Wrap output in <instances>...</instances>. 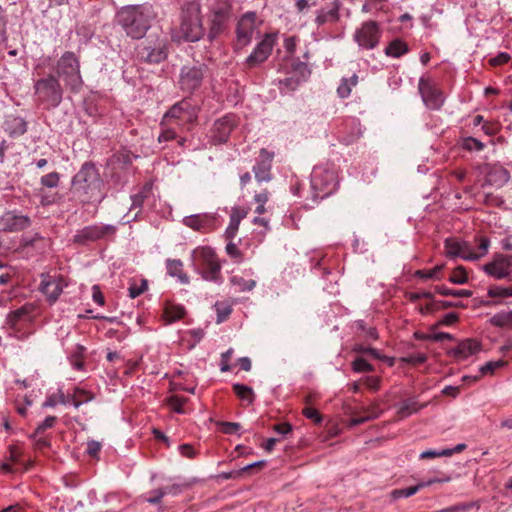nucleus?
Segmentation results:
<instances>
[{
    "instance_id": "12",
    "label": "nucleus",
    "mask_w": 512,
    "mask_h": 512,
    "mask_svg": "<svg viewBox=\"0 0 512 512\" xmlns=\"http://www.w3.org/2000/svg\"><path fill=\"white\" fill-rule=\"evenodd\" d=\"M117 227L111 224L96 223L76 231L73 242L78 245H87L90 242L109 240L114 237Z\"/></svg>"
},
{
    "instance_id": "22",
    "label": "nucleus",
    "mask_w": 512,
    "mask_h": 512,
    "mask_svg": "<svg viewBox=\"0 0 512 512\" xmlns=\"http://www.w3.org/2000/svg\"><path fill=\"white\" fill-rule=\"evenodd\" d=\"M273 154L268 152L266 149H261L256 163L253 166V172L257 182H269L272 179L271 167H272Z\"/></svg>"
},
{
    "instance_id": "10",
    "label": "nucleus",
    "mask_w": 512,
    "mask_h": 512,
    "mask_svg": "<svg viewBox=\"0 0 512 512\" xmlns=\"http://www.w3.org/2000/svg\"><path fill=\"white\" fill-rule=\"evenodd\" d=\"M444 246L448 257H460L464 260L475 261L487 254L490 246V241L488 238H481L477 248V252L474 250L473 246L467 241L446 239Z\"/></svg>"
},
{
    "instance_id": "45",
    "label": "nucleus",
    "mask_w": 512,
    "mask_h": 512,
    "mask_svg": "<svg viewBox=\"0 0 512 512\" xmlns=\"http://www.w3.org/2000/svg\"><path fill=\"white\" fill-rule=\"evenodd\" d=\"M8 452H9V456H8L9 461H11L14 464L23 465L25 470L29 469V467L31 466V463L30 462H28V463L22 462V460H21L22 453L18 450V448L16 446H13V445L9 446Z\"/></svg>"
},
{
    "instance_id": "11",
    "label": "nucleus",
    "mask_w": 512,
    "mask_h": 512,
    "mask_svg": "<svg viewBox=\"0 0 512 512\" xmlns=\"http://www.w3.org/2000/svg\"><path fill=\"white\" fill-rule=\"evenodd\" d=\"M259 23L255 12L244 13L237 21L235 28V40L233 42V50L240 53L245 47L251 44L254 34L258 32Z\"/></svg>"
},
{
    "instance_id": "42",
    "label": "nucleus",
    "mask_w": 512,
    "mask_h": 512,
    "mask_svg": "<svg viewBox=\"0 0 512 512\" xmlns=\"http://www.w3.org/2000/svg\"><path fill=\"white\" fill-rule=\"evenodd\" d=\"M462 147L470 152H479L485 148V144L474 137H466L462 141Z\"/></svg>"
},
{
    "instance_id": "25",
    "label": "nucleus",
    "mask_w": 512,
    "mask_h": 512,
    "mask_svg": "<svg viewBox=\"0 0 512 512\" xmlns=\"http://www.w3.org/2000/svg\"><path fill=\"white\" fill-rule=\"evenodd\" d=\"M92 399V396L87 397L84 400H78L75 397H66L61 391L57 394H50L46 397L44 403L42 404L43 408H53L57 404H71L75 408H79L83 403L88 402Z\"/></svg>"
},
{
    "instance_id": "7",
    "label": "nucleus",
    "mask_w": 512,
    "mask_h": 512,
    "mask_svg": "<svg viewBox=\"0 0 512 512\" xmlns=\"http://www.w3.org/2000/svg\"><path fill=\"white\" fill-rule=\"evenodd\" d=\"M57 76L62 78L65 85L73 92H78L83 80L80 74V63L73 52H65L57 61Z\"/></svg>"
},
{
    "instance_id": "59",
    "label": "nucleus",
    "mask_w": 512,
    "mask_h": 512,
    "mask_svg": "<svg viewBox=\"0 0 512 512\" xmlns=\"http://www.w3.org/2000/svg\"><path fill=\"white\" fill-rule=\"evenodd\" d=\"M503 364H504V362L501 361V360H499V361H490V362H487L486 364L482 365L480 367L479 371H480L481 374L492 373L496 369L502 367Z\"/></svg>"
},
{
    "instance_id": "18",
    "label": "nucleus",
    "mask_w": 512,
    "mask_h": 512,
    "mask_svg": "<svg viewBox=\"0 0 512 512\" xmlns=\"http://www.w3.org/2000/svg\"><path fill=\"white\" fill-rule=\"evenodd\" d=\"M418 89L427 108L439 110L443 106L445 97L436 85L422 77L419 80Z\"/></svg>"
},
{
    "instance_id": "31",
    "label": "nucleus",
    "mask_w": 512,
    "mask_h": 512,
    "mask_svg": "<svg viewBox=\"0 0 512 512\" xmlns=\"http://www.w3.org/2000/svg\"><path fill=\"white\" fill-rule=\"evenodd\" d=\"M185 307L181 304L166 302L163 308V318L166 324L174 323L184 317Z\"/></svg>"
},
{
    "instance_id": "54",
    "label": "nucleus",
    "mask_w": 512,
    "mask_h": 512,
    "mask_svg": "<svg viewBox=\"0 0 512 512\" xmlns=\"http://www.w3.org/2000/svg\"><path fill=\"white\" fill-rule=\"evenodd\" d=\"M451 452L449 450H426L420 454V459H432L436 457H450Z\"/></svg>"
},
{
    "instance_id": "46",
    "label": "nucleus",
    "mask_w": 512,
    "mask_h": 512,
    "mask_svg": "<svg viewBox=\"0 0 512 512\" xmlns=\"http://www.w3.org/2000/svg\"><path fill=\"white\" fill-rule=\"evenodd\" d=\"M215 309L217 313V323L225 321L232 311L231 307L223 302H217L215 304Z\"/></svg>"
},
{
    "instance_id": "38",
    "label": "nucleus",
    "mask_w": 512,
    "mask_h": 512,
    "mask_svg": "<svg viewBox=\"0 0 512 512\" xmlns=\"http://www.w3.org/2000/svg\"><path fill=\"white\" fill-rule=\"evenodd\" d=\"M234 393L247 404H252L254 401V392L251 387L244 384L236 383L233 385Z\"/></svg>"
},
{
    "instance_id": "40",
    "label": "nucleus",
    "mask_w": 512,
    "mask_h": 512,
    "mask_svg": "<svg viewBox=\"0 0 512 512\" xmlns=\"http://www.w3.org/2000/svg\"><path fill=\"white\" fill-rule=\"evenodd\" d=\"M435 291L443 296L470 297L472 291L466 289H450L445 286H436Z\"/></svg>"
},
{
    "instance_id": "2",
    "label": "nucleus",
    "mask_w": 512,
    "mask_h": 512,
    "mask_svg": "<svg viewBox=\"0 0 512 512\" xmlns=\"http://www.w3.org/2000/svg\"><path fill=\"white\" fill-rule=\"evenodd\" d=\"M154 17L155 13L149 4L126 6L117 13L119 24L133 39H140L146 34Z\"/></svg>"
},
{
    "instance_id": "33",
    "label": "nucleus",
    "mask_w": 512,
    "mask_h": 512,
    "mask_svg": "<svg viewBox=\"0 0 512 512\" xmlns=\"http://www.w3.org/2000/svg\"><path fill=\"white\" fill-rule=\"evenodd\" d=\"M358 84L357 74H353L350 77H343L337 88V94L340 98L345 99L351 95L352 88Z\"/></svg>"
},
{
    "instance_id": "37",
    "label": "nucleus",
    "mask_w": 512,
    "mask_h": 512,
    "mask_svg": "<svg viewBox=\"0 0 512 512\" xmlns=\"http://www.w3.org/2000/svg\"><path fill=\"white\" fill-rule=\"evenodd\" d=\"M425 407L424 405L418 406V403L415 398H410L402 401L399 405L398 414L402 417H407L412 413L417 412L419 409Z\"/></svg>"
},
{
    "instance_id": "58",
    "label": "nucleus",
    "mask_w": 512,
    "mask_h": 512,
    "mask_svg": "<svg viewBox=\"0 0 512 512\" xmlns=\"http://www.w3.org/2000/svg\"><path fill=\"white\" fill-rule=\"evenodd\" d=\"M110 161L111 163H117L124 167L132 163V158L128 153H119L113 155Z\"/></svg>"
},
{
    "instance_id": "9",
    "label": "nucleus",
    "mask_w": 512,
    "mask_h": 512,
    "mask_svg": "<svg viewBox=\"0 0 512 512\" xmlns=\"http://www.w3.org/2000/svg\"><path fill=\"white\" fill-rule=\"evenodd\" d=\"M312 199L317 201L331 195L338 185L334 170L323 167H314L311 173Z\"/></svg>"
},
{
    "instance_id": "19",
    "label": "nucleus",
    "mask_w": 512,
    "mask_h": 512,
    "mask_svg": "<svg viewBox=\"0 0 512 512\" xmlns=\"http://www.w3.org/2000/svg\"><path fill=\"white\" fill-rule=\"evenodd\" d=\"M483 269L495 279L508 278L512 274V255L498 254Z\"/></svg>"
},
{
    "instance_id": "44",
    "label": "nucleus",
    "mask_w": 512,
    "mask_h": 512,
    "mask_svg": "<svg viewBox=\"0 0 512 512\" xmlns=\"http://www.w3.org/2000/svg\"><path fill=\"white\" fill-rule=\"evenodd\" d=\"M59 182L60 174L58 172H51L40 178L41 185L47 188H55L59 185Z\"/></svg>"
},
{
    "instance_id": "57",
    "label": "nucleus",
    "mask_w": 512,
    "mask_h": 512,
    "mask_svg": "<svg viewBox=\"0 0 512 512\" xmlns=\"http://www.w3.org/2000/svg\"><path fill=\"white\" fill-rule=\"evenodd\" d=\"M147 289V281L142 280L140 285L132 284L129 287V296L134 299L141 295Z\"/></svg>"
},
{
    "instance_id": "53",
    "label": "nucleus",
    "mask_w": 512,
    "mask_h": 512,
    "mask_svg": "<svg viewBox=\"0 0 512 512\" xmlns=\"http://www.w3.org/2000/svg\"><path fill=\"white\" fill-rule=\"evenodd\" d=\"M56 421H57V417L56 416H47L44 419V421L41 422L37 426L35 434L32 435L31 437L34 438L35 435H39V434L43 433L46 429L52 428L55 425Z\"/></svg>"
},
{
    "instance_id": "48",
    "label": "nucleus",
    "mask_w": 512,
    "mask_h": 512,
    "mask_svg": "<svg viewBox=\"0 0 512 512\" xmlns=\"http://www.w3.org/2000/svg\"><path fill=\"white\" fill-rule=\"evenodd\" d=\"M443 265H437L433 269L424 271V270H418L416 272V276L423 278V279H439V274L443 269Z\"/></svg>"
},
{
    "instance_id": "32",
    "label": "nucleus",
    "mask_w": 512,
    "mask_h": 512,
    "mask_svg": "<svg viewBox=\"0 0 512 512\" xmlns=\"http://www.w3.org/2000/svg\"><path fill=\"white\" fill-rule=\"evenodd\" d=\"M226 17H227L226 12L223 10H217L214 12L212 25H211V28L208 33V38L210 41H213L222 32L224 21H225Z\"/></svg>"
},
{
    "instance_id": "51",
    "label": "nucleus",
    "mask_w": 512,
    "mask_h": 512,
    "mask_svg": "<svg viewBox=\"0 0 512 512\" xmlns=\"http://www.w3.org/2000/svg\"><path fill=\"white\" fill-rule=\"evenodd\" d=\"M353 370L355 372H372L374 370V367L368 363L364 358H357L353 361L352 364Z\"/></svg>"
},
{
    "instance_id": "5",
    "label": "nucleus",
    "mask_w": 512,
    "mask_h": 512,
    "mask_svg": "<svg viewBox=\"0 0 512 512\" xmlns=\"http://www.w3.org/2000/svg\"><path fill=\"white\" fill-rule=\"evenodd\" d=\"M204 35L200 3L190 1L182 6L179 31L173 35L175 41L196 42Z\"/></svg>"
},
{
    "instance_id": "23",
    "label": "nucleus",
    "mask_w": 512,
    "mask_h": 512,
    "mask_svg": "<svg viewBox=\"0 0 512 512\" xmlns=\"http://www.w3.org/2000/svg\"><path fill=\"white\" fill-rule=\"evenodd\" d=\"M342 2L340 0H333L321 8L316 15L315 23L318 26L325 25L327 23H335L339 20V11Z\"/></svg>"
},
{
    "instance_id": "43",
    "label": "nucleus",
    "mask_w": 512,
    "mask_h": 512,
    "mask_svg": "<svg viewBox=\"0 0 512 512\" xmlns=\"http://www.w3.org/2000/svg\"><path fill=\"white\" fill-rule=\"evenodd\" d=\"M231 283L235 286H238L241 292L251 291L256 286L255 280H246L239 276H233L231 278Z\"/></svg>"
},
{
    "instance_id": "60",
    "label": "nucleus",
    "mask_w": 512,
    "mask_h": 512,
    "mask_svg": "<svg viewBox=\"0 0 512 512\" xmlns=\"http://www.w3.org/2000/svg\"><path fill=\"white\" fill-rule=\"evenodd\" d=\"M303 414L305 415L306 418L312 420L315 423H320L322 421L321 414L312 407H305L303 409Z\"/></svg>"
},
{
    "instance_id": "55",
    "label": "nucleus",
    "mask_w": 512,
    "mask_h": 512,
    "mask_svg": "<svg viewBox=\"0 0 512 512\" xmlns=\"http://www.w3.org/2000/svg\"><path fill=\"white\" fill-rule=\"evenodd\" d=\"M427 360V356L424 353H416V354H410L404 358H402L403 362H406L408 364L417 365V364H423Z\"/></svg>"
},
{
    "instance_id": "6",
    "label": "nucleus",
    "mask_w": 512,
    "mask_h": 512,
    "mask_svg": "<svg viewBox=\"0 0 512 512\" xmlns=\"http://www.w3.org/2000/svg\"><path fill=\"white\" fill-rule=\"evenodd\" d=\"M137 58L146 64H159L168 57V41L165 37L150 35L136 48Z\"/></svg>"
},
{
    "instance_id": "56",
    "label": "nucleus",
    "mask_w": 512,
    "mask_h": 512,
    "mask_svg": "<svg viewBox=\"0 0 512 512\" xmlns=\"http://www.w3.org/2000/svg\"><path fill=\"white\" fill-rule=\"evenodd\" d=\"M163 497H165L161 488L154 489L149 493V496L146 498V501L153 505H158L161 503Z\"/></svg>"
},
{
    "instance_id": "62",
    "label": "nucleus",
    "mask_w": 512,
    "mask_h": 512,
    "mask_svg": "<svg viewBox=\"0 0 512 512\" xmlns=\"http://www.w3.org/2000/svg\"><path fill=\"white\" fill-rule=\"evenodd\" d=\"M355 351L359 353L369 354L376 359H382L380 352L371 347H364L363 345H359L355 347Z\"/></svg>"
},
{
    "instance_id": "14",
    "label": "nucleus",
    "mask_w": 512,
    "mask_h": 512,
    "mask_svg": "<svg viewBox=\"0 0 512 512\" xmlns=\"http://www.w3.org/2000/svg\"><path fill=\"white\" fill-rule=\"evenodd\" d=\"M206 71L207 68L203 64L184 65L179 75L180 88L189 93L198 89L202 84Z\"/></svg>"
},
{
    "instance_id": "16",
    "label": "nucleus",
    "mask_w": 512,
    "mask_h": 512,
    "mask_svg": "<svg viewBox=\"0 0 512 512\" xmlns=\"http://www.w3.org/2000/svg\"><path fill=\"white\" fill-rule=\"evenodd\" d=\"M30 225V217L22 214L16 209L5 211L0 216V231L2 232H20L27 229Z\"/></svg>"
},
{
    "instance_id": "36",
    "label": "nucleus",
    "mask_w": 512,
    "mask_h": 512,
    "mask_svg": "<svg viewBox=\"0 0 512 512\" xmlns=\"http://www.w3.org/2000/svg\"><path fill=\"white\" fill-rule=\"evenodd\" d=\"M31 308L27 306H22L16 310L11 311L7 316V321L11 326H16L22 321H27L29 319V312Z\"/></svg>"
},
{
    "instance_id": "27",
    "label": "nucleus",
    "mask_w": 512,
    "mask_h": 512,
    "mask_svg": "<svg viewBox=\"0 0 512 512\" xmlns=\"http://www.w3.org/2000/svg\"><path fill=\"white\" fill-rule=\"evenodd\" d=\"M166 273L172 278H176L177 282L182 285L190 283V277L183 270V262L180 259H166Z\"/></svg>"
},
{
    "instance_id": "47",
    "label": "nucleus",
    "mask_w": 512,
    "mask_h": 512,
    "mask_svg": "<svg viewBox=\"0 0 512 512\" xmlns=\"http://www.w3.org/2000/svg\"><path fill=\"white\" fill-rule=\"evenodd\" d=\"M449 281L453 284L462 285L468 281L466 272L462 266H458L449 278Z\"/></svg>"
},
{
    "instance_id": "24",
    "label": "nucleus",
    "mask_w": 512,
    "mask_h": 512,
    "mask_svg": "<svg viewBox=\"0 0 512 512\" xmlns=\"http://www.w3.org/2000/svg\"><path fill=\"white\" fill-rule=\"evenodd\" d=\"M510 179V173L502 166H491L486 174L485 184L500 188L504 186Z\"/></svg>"
},
{
    "instance_id": "26",
    "label": "nucleus",
    "mask_w": 512,
    "mask_h": 512,
    "mask_svg": "<svg viewBox=\"0 0 512 512\" xmlns=\"http://www.w3.org/2000/svg\"><path fill=\"white\" fill-rule=\"evenodd\" d=\"M27 126V122L20 116L9 115L4 121V130L12 138H17L25 134Z\"/></svg>"
},
{
    "instance_id": "29",
    "label": "nucleus",
    "mask_w": 512,
    "mask_h": 512,
    "mask_svg": "<svg viewBox=\"0 0 512 512\" xmlns=\"http://www.w3.org/2000/svg\"><path fill=\"white\" fill-rule=\"evenodd\" d=\"M246 216H247V211L245 208H242V207L232 208L231 214H230V222L225 231V236L227 239L232 240L236 236L238 229H239L240 222Z\"/></svg>"
},
{
    "instance_id": "61",
    "label": "nucleus",
    "mask_w": 512,
    "mask_h": 512,
    "mask_svg": "<svg viewBox=\"0 0 512 512\" xmlns=\"http://www.w3.org/2000/svg\"><path fill=\"white\" fill-rule=\"evenodd\" d=\"M101 450V443L95 440L88 441L86 452L91 457H96Z\"/></svg>"
},
{
    "instance_id": "21",
    "label": "nucleus",
    "mask_w": 512,
    "mask_h": 512,
    "mask_svg": "<svg viewBox=\"0 0 512 512\" xmlns=\"http://www.w3.org/2000/svg\"><path fill=\"white\" fill-rule=\"evenodd\" d=\"M236 126V118L232 114H227L216 120L212 127V140L215 144L226 143L230 133Z\"/></svg>"
},
{
    "instance_id": "30",
    "label": "nucleus",
    "mask_w": 512,
    "mask_h": 512,
    "mask_svg": "<svg viewBox=\"0 0 512 512\" xmlns=\"http://www.w3.org/2000/svg\"><path fill=\"white\" fill-rule=\"evenodd\" d=\"M449 480H450V478L447 477V478H444V479L434 478V479H430L428 481H422V482L418 483L415 486H411V487H407V488H402V489H395V490L392 491V496L395 499L407 498V497H410V496L416 494L420 489H422L424 487H427V486H430L433 483L448 482Z\"/></svg>"
},
{
    "instance_id": "34",
    "label": "nucleus",
    "mask_w": 512,
    "mask_h": 512,
    "mask_svg": "<svg viewBox=\"0 0 512 512\" xmlns=\"http://www.w3.org/2000/svg\"><path fill=\"white\" fill-rule=\"evenodd\" d=\"M196 483V479H184L170 486L161 487L164 495L177 496Z\"/></svg>"
},
{
    "instance_id": "3",
    "label": "nucleus",
    "mask_w": 512,
    "mask_h": 512,
    "mask_svg": "<svg viewBox=\"0 0 512 512\" xmlns=\"http://www.w3.org/2000/svg\"><path fill=\"white\" fill-rule=\"evenodd\" d=\"M281 74L274 82L282 95L296 91L300 85L308 81L311 69L307 63L297 58H286L279 67Z\"/></svg>"
},
{
    "instance_id": "50",
    "label": "nucleus",
    "mask_w": 512,
    "mask_h": 512,
    "mask_svg": "<svg viewBox=\"0 0 512 512\" xmlns=\"http://www.w3.org/2000/svg\"><path fill=\"white\" fill-rule=\"evenodd\" d=\"M187 402V398L178 395L172 396L169 400L170 407L179 414H184V404Z\"/></svg>"
},
{
    "instance_id": "17",
    "label": "nucleus",
    "mask_w": 512,
    "mask_h": 512,
    "mask_svg": "<svg viewBox=\"0 0 512 512\" xmlns=\"http://www.w3.org/2000/svg\"><path fill=\"white\" fill-rule=\"evenodd\" d=\"M381 37V30L377 22L366 21L355 32L354 39L358 45L365 49L375 48Z\"/></svg>"
},
{
    "instance_id": "41",
    "label": "nucleus",
    "mask_w": 512,
    "mask_h": 512,
    "mask_svg": "<svg viewBox=\"0 0 512 512\" xmlns=\"http://www.w3.org/2000/svg\"><path fill=\"white\" fill-rule=\"evenodd\" d=\"M488 295L492 298L512 297V286L505 287L501 285H493L488 289Z\"/></svg>"
},
{
    "instance_id": "39",
    "label": "nucleus",
    "mask_w": 512,
    "mask_h": 512,
    "mask_svg": "<svg viewBox=\"0 0 512 512\" xmlns=\"http://www.w3.org/2000/svg\"><path fill=\"white\" fill-rule=\"evenodd\" d=\"M490 323L497 327H512V311L499 312L490 319Z\"/></svg>"
},
{
    "instance_id": "49",
    "label": "nucleus",
    "mask_w": 512,
    "mask_h": 512,
    "mask_svg": "<svg viewBox=\"0 0 512 512\" xmlns=\"http://www.w3.org/2000/svg\"><path fill=\"white\" fill-rule=\"evenodd\" d=\"M217 426L221 432L229 435L237 434L241 428V425L236 422H218Z\"/></svg>"
},
{
    "instance_id": "13",
    "label": "nucleus",
    "mask_w": 512,
    "mask_h": 512,
    "mask_svg": "<svg viewBox=\"0 0 512 512\" xmlns=\"http://www.w3.org/2000/svg\"><path fill=\"white\" fill-rule=\"evenodd\" d=\"M278 33H266L261 41L254 47L252 52L243 62L244 69H253L262 65L272 54L277 42Z\"/></svg>"
},
{
    "instance_id": "4",
    "label": "nucleus",
    "mask_w": 512,
    "mask_h": 512,
    "mask_svg": "<svg viewBox=\"0 0 512 512\" xmlns=\"http://www.w3.org/2000/svg\"><path fill=\"white\" fill-rule=\"evenodd\" d=\"M191 266L205 281L221 285L223 277L221 264L214 250L208 246H199L191 252Z\"/></svg>"
},
{
    "instance_id": "8",
    "label": "nucleus",
    "mask_w": 512,
    "mask_h": 512,
    "mask_svg": "<svg viewBox=\"0 0 512 512\" xmlns=\"http://www.w3.org/2000/svg\"><path fill=\"white\" fill-rule=\"evenodd\" d=\"M34 90L38 101L47 109L58 107L62 101L63 89L56 75L49 74L38 79L34 84Z\"/></svg>"
},
{
    "instance_id": "52",
    "label": "nucleus",
    "mask_w": 512,
    "mask_h": 512,
    "mask_svg": "<svg viewBox=\"0 0 512 512\" xmlns=\"http://www.w3.org/2000/svg\"><path fill=\"white\" fill-rule=\"evenodd\" d=\"M149 190L150 188L146 186L139 193L131 196V209L142 207Z\"/></svg>"
},
{
    "instance_id": "1",
    "label": "nucleus",
    "mask_w": 512,
    "mask_h": 512,
    "mask_svg": "<svg viewBox=\"0 0 512 512\" xmlns=\"http://www.w3.org/2000/svg\"><path fill=\"white\" fill-rule=\"evenodd\" d=\"M72 186L83 203H101L106 194L102 193L103 181L99 170L91 162H85L72 178Z\"/></svg>"
},
{
    "instance_id": "63",
    "label": "nucleus",
    "mask_w": 512,
    "mask_h": 512,
    "mask_svg": "<svg viewBox=\"0 0 512 512\" xmlns=\"http://www.w3.org/2000/svg\"><path fill=\"white\" fill-rule=\"evenodd\" d=\"M183 107L180 103L173 105L165 114L166 118H180Z\"/></svg>"
},
{
    "instance_id": "28",
    "label": "nucleus",
    "mask_w": 512,
    "mask_h": 512,
    "mask_svg": "<svg viewBox=\"0 0 512 512\" xmlns=\"http://www.w3.org/2000/svg\"><path fill=\"white\" fill-rule=\"evenodd\" d=\"M480 350V345L477 341L473 339H465L459 342L453 349H451V353L457 359H466L471 355H474Z\"/></svg>"
},
{
    "instance_id": "20",
    "label": "nucleus",
    "mask_w": 512,
    "mask_h": 512,
    "mask_svg": "<svg viewBox=\"0 0 512 512\" xmlns=\"http://www.w3.org/2000/svg\"><path fill=\"white\" fill-rule=\"evenodd\" d=\"M216 221V214L200 213L184 217L182 223L194 231L206 233L216 228Z\"/></svg>"
},
{
    "instance_id": "15",
    "label": "nucleus",
    "mask_w": 512,
    "mask_h": 512,
    "mask_svg": "<svg viewBox=\"0 0 512 512\" xmlns=\"http://www.w3.org/2000/svg\"><path fill=\"white\" fill-rule=\"evenodd\" d=\"M41 282L39 285L40 292L46 297L50 305L54 304L68 283L61 275H50L48 273L41 274Z\"/></svg>"
},
{
    "instance_id": "35",
    "label": "nucleus",
    "mask_w": 512,
    "mask_h": 512,
    "mask_svg": "<svg viewBox=\"0 0 512 512\" xmlns=\"http://www.w3.org/2000/svg\"><path fill=\"white\" fill-rule=\"evenodd\" d=\"M408 52V46L400 39L392 40L385 48V54L392 58H400Z\"/></svg>"
},
{
    "instance_id": "64",
    "label": "nucleus",
    "mask_w": 512,
    "mask_h": 512,
    "mask_svg": "<svg viewBox=\"0 0 512 512\" xmlns=\"http://www.w3.org/2000/svg\"><path fill=\"white\" fill-rule=\"evenodd\" d=\"M510 59V56L509 54L507 53H499L497 56L491 58L489 60L490 64L493 65V66H497V65H502V64H505L509 61Z\"/></svg>"
}]
</instances>
